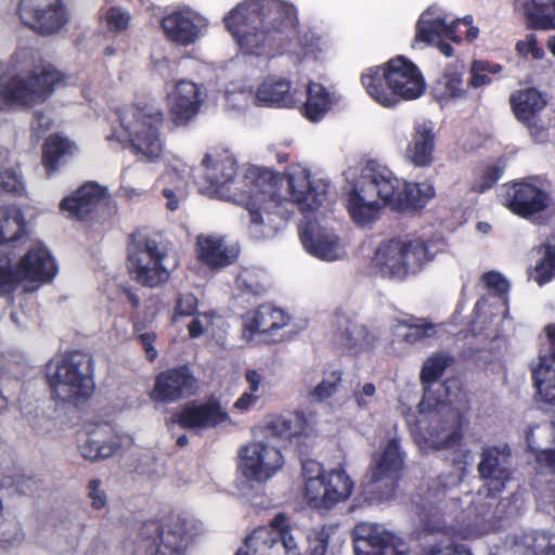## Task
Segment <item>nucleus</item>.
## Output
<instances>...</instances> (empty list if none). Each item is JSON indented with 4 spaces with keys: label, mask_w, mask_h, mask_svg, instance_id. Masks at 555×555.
<instances>
[{
    "label": "nucleus",
    "mask_w": 555,
    "mask_h": 555,
    "mask_svg": "<svg viewBox=\"0 0 555 555\" xmlns=\"http://www.w3.org/2000/svg\"><path fill=\"white\" fill-rule=\"evenodd\" d=\"M236 162L227 150L214 149L207 152L195 171L196 182L203 193L218 196L245 206L249 216V232L259 240L269 235L279 227L278 218L282 212L267 211V222L260 210L263 205L278 207L273 198L274 173L269 169L249 167L241 182H235Z\"/></svg>",
    "instance_id": "nucleus-1"
},
{
    "label": "nucleus",
    "mask_w": 555,
    "mask_h": 555,
    "mask_svg": "<svg viewBox=\"0 0 555 555\" xmlns=\"http://www.w3.org/2000/svg\"><path fill=\"white\" fill-rule=\"evenodd\" d=\"M223 21L246 54L264 53L280 34H294L305 53L322 50L324 44L317 34L296 30V9L281 0H245L231 10Z\"/></svg>",
    "instance_id": "nucleus-2"
},
{
    "label": "nucleus",
    "mask_w": 555,
    "mask_h": 555,
    "mask_svg": "<svg viewBox=\"0 0 555 555\" xmlns=\"http://www.w3.org/2000/svg\"><path fill=\"white\" fill-rule=\"evenodd\" d=\"M435 194L428 183L400 181L386 166L369 162L347 191V209L358 225L378 219L380 211L390 206L395 210L422 208Z\"/></svg>",
    "instance_id": "nucleus-3"
},
{
    "label": "nucleus",
    "mask_w": 555,
    "mask_h": 555,
    "mask_svg": "<svg viewBox=\"0 0 555 555\" xmlns=\"http://www.w3.org/2000/svg\"><path fill=\"white\" fill-rule=\"evenodd\" d=\"M118 129L112 137L130 143L135 157L143 163H156L165 153L160 129L164 115L160 109L151 105H126L117 111Z\"/></svg>",
    "instance_id": "nucleus-4"
},
{
    "label": "nucleus",
    "mask_w": 555,
    "mask_h": 555,
    "mask_svg": "<svg viewBox=\"0 0 555 555\" xmlns=\"http://www.w3.org/2000/svg\"><path fill=\"white\" fill-rule=\"evenodd\" d=\"M480 456L478 473L486 483L478 491L475 501L478 513L481 516H490L495 519L516 515L512 498H498L505 483L512 478L508 448L505 446L488 447L482 449Z\"/></svg>",
    "instance_id": "nucleus-5"
},
{
    "label": "nucleus",
    "mask_w": 555,
    "mask_h": 555,
    "mask_svg": "<svg viewBox=\"0 0 555 555\" xmlns=\"http://www.w3.org/2000/svg\"><path fill=\"white\" fill-rule=\"evenodd\" d=\"M47 378L55 398L78 404L93 391L91 358L75 351L52 360L47 365Z\"/></svg>",
    "instance_id": "nucleus-6"
},
{
    "label": "nucleus",
    "mask_w": 555,
    "mask_h": 555,
    "mask_svg": "<svg viewBox=\"0 0 555 555\" xmlns=\"http://www.w3.org/2000/svg\"><path fill=\"white\" fill-rule=\"evenodd\" d=\"M129 272L142 286L156 287L168 281L179 266L177 255L162 242L135 235L128 249Z\"/></svg>",
    "instance_id": "nucleus-7"
},
{
    "label": "nucleus",
    "mask_w": 555,
    "mask_h": 555,
    "mask_svg": "<svg viewBox=\"0 0 555 555\" xmlns=\"http://www.w3.org/2000/svg\"><path fill=\"white\" fill-rule=\"evenodd\" d=\"M434 247L433 242L421 238L390 240L377 247L372 264L383 276L402 281L421 271L434 259L437 254Z\"/></svg>",
    "instance_id": "nucleus-8"
},
{
    "label": "nucleus",
    "mask_w": 555,
    "mask_h": 555,
    "mask_svg": "<svg viewBox=\"0 0 555 555\" xmlns=\"http://www.w3.org/2000/svg\"><path fill=\"white\" fill-rule=\"evenodd\" d=\"M279 182L285 184L289 191L292 204L297 205L301 211L315 210L320 207L326 196V184L319 181H311L310 173L300 167L292 168L284 177L279 178ZM278 180L273 178V198L276 201L278 207L263 205L260 210L264 221L267 222V211L271 214L282 212V218H278L279 227L269 235H273L282 224L288 219V209L286 206L291 205L287 199H281L275 194V185Z\"/></svg>",
    "instance_id": "nucleus-9"
},
{
    "label": "nucleus",
    "mask_w": 555,
    "mask_h": 555,
    "mask_svg": "<svg viewBox=\"0 0 555 555\" xmlns=\"http://www.w3.org/2000/svg\"><path fill=\"white\" fill-rule=\"evenodd\" d=\"M302 476L305 499L313 508L328 509L352 492L353 482L344 470L334 469L324 475L321 465L312 460L302 463Z\"/></svg>",
    "instance_id": "nucleus-10"
},
{
    "label": "nucleus",
    "mask_w": 555,
    "mask_h": 555,
    "mask_svg": "<svg viewBox=\"0 0 555 555\" xmlns=\"http://www.w3.org/2000/svg\"><path fill=\"white\" fill-rule=\"evenodd\" d=\"M57 272L54 259L49 250L37 244L33 246L18 262L12 267L11 259L4 256V247L0 246V292H9L18 282L29 281L47 283Z\"/></svg>",
    "instance_id": "nucleus-11"
},
{
    "label": "nucleus",
    "mask_w": 555,
    "mask_h": 555,
    "mask_svg": "<svg viewBox=\"0 0 555 555\" xmlns=\"http://www.w3.org/2000/svg\"><path fill=\"white\" fill-rule=\"evenodd\" d=\"M63 82V74L42 64L28 76H15L0 83V98L11 104L33 106L43 102Z\"/></svg>",
    "instance_id": "nucleus-12"
},
{
    "label": "nucleus",
    "mask_w": 555,
    "mask_h": 555,
    "mask_svg": "<svg viewBox=\"0 0 555 555\" xmlns=\"http://www.w3.org/2000/svg\"><path fill=\"white\" fill-rule=\"evenodd\" d=\"M403 466V456L397 439H391L384 450L375 454L364 492L372 500H388L395 495L398 473Z\"/></svg>",
    "instance_id": "nucleus-13"
},
{
    "label": "nucleus",
    "mask_w": 555,
    "mask_h": 555,
    "mask_svg": "<svg viewBox=\"0 0 555 555\" xmlns=\"http://www.w3.org/2000/svg\"><path fill=\"white\" fill-rule=\"evenodd\" d=\"M296 547L297 544L288 531L287 518L278 514L269 527L254 530L235 555H274L282 550L287 555H296Z\"/></svg>",
    "instance_id": "nucleus-14"
},
{
    "label": "nucleus",
    "mask_w": 555,
    "mask_h": 555,
    "mask_svg": "<svg viewBox=\"0 0 555 555\" xmlns=\"http://www.w3.org/2000/svg\"><path fill=\"white\" fill-rule=\"evenodd\" d=\"M21 21L41 35H53L65 27L69 13L65 0H21Z\"/></svg>",
    "instance_id": "nucleus-15"
},
{
    "label": "nucleus",
    "mask_w": 555,
    "mask_h": 555,
    "mask_svg": "<svg viewBox=\"0 0 555 555\" xmlns=\"http://www.w3.org/2000/svg\"><path fill=\"white\" fill-rule=\"evenodd\" d=\"M283 463L279 448L269 442L255 441L241 449L240 468L250 480L267 481L282 468Z\"/></svg>",
    "instance_id": "nucleus-16"
},
{
    "label": "nucleus",
    "mask_w": 555,
    "mask_h": 555,
    "mask_svg": "<svg viewBox=\"0 0 555 555\" xmlns=\"http://www.w3.org/2000/svg\"><path fill=\"white\" fill-rule=\"evenodd\" d=\"M160 26L170 42L188 47L197 42L206 34L208 21L198 12L184 8L164 16Z\"/></svg>",
    "instance_id": "nucleus-17"
},
{
    "label": "nucleus",
    "mask_w": 555,
    "mask_h": 555,
    "mask_svg": "<svg viewBox=\"0 0 555 555\" xmlns=\"http://www.w3.org/2000/svg\"><path fill=\"white\" fill-rule=\"evenodd\" d=\"M186 539L181 533V526L167 530L158 521H146L140 529V547L145 555H182Z\"/></svg>",
    "instance_id": "nucleus-18"
},
{
    "label": "nucleus",
    "mask_w": 555,
    "mask_h": 555,
    "mask_svg": "<svg viewBox=\"0 0 555 555\" xmlns=\"http://www.w3.org/2000/svg\"><path fill=\"white\" fill-rule=\"evenodd\" d=\"M504 204L515 215L527 218L548 208L551 197L537 184L521 181L506 188Z\"/></svg>",
    "instance_id": "nucleus-19"
},
{
    "label": "nucleus",
    "mask_w": 555,
    "mask_h": 555,
    "mask_svg": "<svg viewBox=\"0 0 555 555\" xmlns=\"http://www.w3.org/2000/svg\"><path fill=\"white\" fill-rule=\"evenodd\" d=\"M305 249L315 258L334 261L345 257L346 249L340 237L330 228L309 222L300 233Z\"/></svg>",
    "instance_id": "nucleus-20"
},
{
    "label": "nucleus",
    "mask_w": 555,
    "mask_h": 555,
    "mask_svg": "<svg viewBox=\"0 0 555 555\" xmlns=\"http://www.w3.org/2000/svg\"><path fill=\"white\" fill-rule=\"evenodd\" d=\"M388 85L393 88L399 101L413 100L421 96L425 82L418 68L404 57H396L386 63Z\"/></svg>",
    "instance_id": "nucleus-21"
},
{
    "label": "nucleus",
    "mask_w": 555,
    "mask_h": 555,
    "mask_svg": "<svg viewBox=\"0 0 555 555\" xmlns=\"http://www.w3.org/2000/svg\"><path fill=\"white\" fill-rule=\"evenodd\" d=\"M196 390V379L189 367L180 366L162 372L155 380L151 398L154 401H177Z\"/></svg>",
    "instance_id": "nucleus-22"
},
{
    "label": "nucleus",
    "mask_w": 555,
    "mask_h": 555,
    "mask_svg": "<svg viewBox=\"0 0 555 555\" xmlns=\"http://www.w3.org/2000/svg\"><path fill=\"white\" fill-rule=\"evenodd\" d=\"M197 258L208 268L217 270L232 264L240 253L234 243L215 234H201L196 238Z\"/></svg>",
    "instance_id": "nucleus-23"
},
{
    "label": "nucleus",
    "mask_w": 555,
    "mask_h": 555,
    "mask_svg": "<svg viewBox=\"0 0 555 555\" xmlns=\"http://www.w3.org/2000/svg\"><path fill=\"white\" fill-rule=\"evenodd\" d=\"M203 102L199 87L189 80L176 82L169 94V106L172 120L177 126L186 125L193 119Z\"/></svg>",
    "instance_id": "nucleus-24"
},
{
    "label": "nucleus",
    "mask_w": 555,
    "mask_h": 555,
    "mask_svg": "<svg viewBox=\"0 0 555 555\" xmlns=\"http://www.w3.org/2000/svg\"><path fill=\"white\" fill-rule=\"evenodd\" d=\"M179 425L186 429L204 430L230 423L227 411L217 401L203 404H189L179 413Z\"/></svg>",
    "instance_id": "nucleus-25"
},
{
    "label": "nucleus",
    "mask_w": 555,
    "mask_h": 555,
    "mask_svg": "<svg viewBox=\"0 0 555 555\" xmlns=\"http://www.w3.org/2000/svg\"><path fill=\"white\" fill-rule=\"evenodd\" d=\"M461 417L460 414L447 409L443 416L434 413L430 416V424L426 428L425 439L434 449H449L459 443L461 435Z\"/></svg>",
    "instance_id": "nucleus-26"
},
{
    "label": "nucleus",
    "mask_w": 555,
    "mask_h": 555,
    "mask_svg": "<svg viewBox=\"0 0 555 555\" xmlns=\"http://www.w3.org/2000/svg\"><path fill=\"white\" fill-rule=\"evenodd\" d=\"M120 447V438L107 424H99L88 431L86 439L79 444V452L86 460L96 461L112 456Z\"/></svg>",
    "instance_id": "nucleus-27"
},
{
    "label": "nucleus",
    "mask_w": 555,
    "mask_h": 555,
    "mask_svg": "<svg viewBox=\"0 0 555 555\" xmlns=\"http://www.w3.org/2000/svg\"><path fill=\"white\" fill-rule=\"evenodd\" d=\"M334 326L338 343L349 351L359 352L370 347L375 340V336L369 332L365 325L344 313L335 314Z\"/></svg>",
    "instance_id": "nucleus-28"
},
{
    "label": "nucleus",
    "mask_w": 555,
    "mask_h": 555,
    "mask_svg": "<svg viewBox=\"0 0 555 555\" xmlns=\"http://www.w3.org/2000/svg\"><path fill=\"white\" fill-rule=\"evenodd\" d=\"M105 199V190L96 183H86L74 194L64 198L60 208L70 217L83 219Z\"/></svg>",
    "instance_id": "nucleus-29"
},
{
    "label": "nucleus",
    "mask_w": 555,
    "mask_h": 555,
    "mask_svg": "<svg viewBox=\"0 0 555 555\" xmlns=\"http://www.w3.org/2000/svg\"><path fill=\"white\" fill-rule=\"evenodd\" d=\"M456 27L457 22L447 24L441 14L436 13L434 8H429L417 22L415 39L426 43H436L446 37L459 42L461 39L455 35Z\"/></svg>",
    "instance_id": "nucleus-30"
},
{
    "label": "nucleus",
    "mask_w": 555,
    "mask_h": 555,
    "mask_svg": "<svg viewBox=\"0 0 555 555\" xmlns=\"http://www.w3.org/2000/svg\"><path fill=\"white\" fill-rule=\"evenodd\" d=\"M361 81L367 94L378 104L392 107L399 102L393 88L388 85V69L386 64L367 68L362 74Z\"/></svg>",
    "instance_id": "nucleus-31"
},
{
    "label": "nucleus",
    "mask_w": 555,
    "mask_h": 555,
    "mask_svg": "<svg viewBox=\"0 0 555 555\" xmlns=\"http://www.w3.org/2000/svg\"><path fill=\"white\" fill-rule=\"evenodd\" d=\"M256 100L258 105L292 107L295 103V92L291 82L283 78L270 77L257 89Z\"/></svg>",
    "instance_id": "nucleus-32"
},
{
    "label": "nucleus",
    "mask_w": 555,
    "mask_h": 555,
    "mask_svg": "<svg viewBox=\"0 0 555 555\" xmlns=\"http://www.w3.org/2000/svg\"><path fill=\"white\" fill-rule=\"evenodd\" d=\"M446 496L444 489L429 488L422 498L418 517L420 521L428 531H440L446 527V516L442 513L443 507L439 506Z\"/></svg>",
    "instance_id": "nucleus-33"
},
{
    "label": "nucleus",
    "mask_w": 555,
    "mask_h": 555,
    "mask_svg": "<svg viewBox=\"0 0 555 555\" xmlns=\"http://www.w3.org/2000/svg\"><path fill=\"white\" fill-rule=\"evenodd\" d=\"M27 233V223L20 207L16 205H0V246L8 255V244L15 242Z\"/></svg>",
    "instance_id": "nucleus-34"
},
{
    "label": "nucleus",
    "mask_w": 555,
    "mask_h": 555,
    "mask_svg": "<svg viewBox=\"0 0 555 555\" xmlns=\"http://www.w3.org/2000/svg\"><path fill=\"white\" fill-rule=\"evenodd\" d=\"M434 145L433 128L426 122L417 124L406 149V157L415 166H429L433 162Z\"/></svg>",
    "instance_id": "nucleus-35"
},
{
    "label": "nucleus",
    "mask_w": 555,
    "mask_h": 555,
    "mask_svg": "<svg viewBox=\"0 0 555 555\" xmlns=\"http://www.w3.org/2000/svg\"><path fill=\"white\" fill-rule=\"evenodd\" d=\"M509 103L517 120L529 121L546 106L543 94L534 88L520 89L511 94Z\"/></svg>",
    "instance_id": "nucleus-36"
},
{
    "label": "nucleus",
    "mask_w": 555,
    "mask_h": 555,
    "mask_svg": "<svg viewBox=\"0 0 555 555\" xmlns=\"http://www.w3.org/2000/svg\"><path fill=\"white\" fill-rule=\"evenodd\" d=\"M511 550L520 555H555V534L530 532L516 535L512 540Z\"/></svg>",
    "instance_id": "nucleus-37"
},
{
    "label": "nucleus",
    "mask_w": 555,
    "mask_h": 555,
    "mask_svg": "<svg viewBox=\"0 0 555 555\" xmlns=\"http://www.w3.org/2000/svg\"><path fill=\"white\" fill-rule=\"evenodd\" d=\"M289 317L281 309L269 304L261 305L255 312L250 322L245 324V330L250 333H273L286 326Z\"/></svg>",
    "instance_id": "nucleus-38"
},
{
    "label": "nucleus",
    "mask_w": 555,
    "mask_h": 555,
    "mask_svg": "<svg viewBox=\"0 0 555 555\" xmlns=\"http://www.w3.org/2000/svg\"><path fill=\"white\" fill-rule=\"evenodd\" d=\"M76 146L61 135H50L43 145L42 166L48 177L53 176L64 165L65 157L72 155Z\"/></svg>",
    "instance_id": "nucleus-39"
},
{
    "label": "nucleus",
    "mask_w": 555,
    "mask_h": 555,
    "mask_svg": "<svg viewBox=\"0 0 555 555\" xmlns=\"http://www.w3.org/2000/svg\"><path fill=\"white\" fill-rule=\"evenodd\" d=\"M532 378L541 400L555 404V359L541 356L532 367Z\"/></svg>",
    "instance_id": "nucleus-40"
},
{
    "label": "nucleus",
    "mask_w": 555,
    "mask_h": 555,
    "mask_svg": "<svg viewBox=\"0 0 555 555\" xmlns=\"http://www.w3.org/2000/svg\"><path fill=\"white\" fill-rule=\"evenodd\" d=\"M388 531L371 522H360L352 531L354 555H372Z\"/></svg>",
    "instance_id": "nucleus-41"
},
{
    "label": "nucleus",
    "mask_w": 555,
    "mask_h": 555,
    "mask_svg": "<svg viewBox=\"0 0 555 555\" xmlns=\"http://www.w3.org/2000/svg\"><path fill=\"white\" fill-rule=\"evenodd\" d=\"M306 421L299 413L291 415H279L272 417L264 426L267 438L289 439L301 435L305 430Z\"/></svg>",
    "instance_id": "nucleus-42"
},
{
    "label": "nucleus",
    "mask_w": 555,
    "mask_h": 555,
    "mask_svg": "<svg viewBox=\"0 0 555 555\" xmlns=\"http://www.w3.org/2000/svg\"><path fill=\"white\" fill-rule=\"evenodd\" d=\"M439 325L420 320L415 323H399L393 330V336L398 343L414 345L437 336Z\"/></svg>",
    "instance_id": "nucleus-43"
},
{
    "label": "nucleus",
    "mask_w": 555,
    "mask_h": 555,
    "mask_svg": "<svg viewBox=\"0 0 555 555\" xmlns=\"http://www.w3.org/2000/svg\"><path fill=\"white\" fill-rule=\"evenodd\" d=\"M332 99L325 88L317 82L307 87V100L304 105L305 115L311 121L320 120L331 108Z\"/></svg>",
    "instance_id": "nucleus-44"
},
{
    "label": "nucleus",
    "mask_w": 555,
    "mask_h": 555,
    "mask_svg": "<svg viewBox=\"0 0 555 555\" xmlns=\"http://www.w3.org/2000/svg\"><path fill=\"white\" fill-rule=\"evenodd\" d=\"M535 266L530 278L539 285H543L555 275V246L543 245L535 250Z\"/></svg>",
    "instance_id": "nucleus-45"
},
{
    "label": "nucleus",
    "mask_w": 555,
    "mask_h": 555,
    "mask_svg": "<svg viewBox=\"0 0 555 555\" xmlns=\"http://www.w3.org/2000/svg\"><path fill=\"white\" fill-rule=\"evenodd\" d=\"M535 431L538 433L539 438L542 436H551L555 434V424H542L532 426L526 431L525 435L528 448L534 452H538L537 460L542 464L555 468V449H541V444L535 441Z\"/></svg>",
    "instance_id": "nucleus-46"
},
{
    "label": "nucleus",
    "mask_w": 555,
    "mask_h": 555,
    "mask_svg": "<svg viewBox=\"0 0 555 555\" xmlns=\"http://www.w3.org/2000/svg\"><path fill=\"white\" fill-rule=\"evenodd\" d=\"M453 362L452 357L446 352L433 353L422 365L421 380L423 384L437 382L444 373L446 369Z\"/></svg>",
    "instance_id": "nucleus-47"
},
{
    "label": "nucleus",
    "mask_w": 555,
    "mask_h": 555,
    "mask_svg": "<svg viewBox=\"0 0 555 555\" xmlns=\"http://www.w3.org/2000/svg\"><path fill=\"white\" fill-rule=\"evenodd\" d=\"M236 285L238 288L257 296L263 295L267 291L263 279H261L259 272L254 269H244L241 271L236 279Z\"/></svg>",
    "instance_id": "nucleus-48"
},
{
    "label": "nucleus",
    "mask_w": 555,
    "mask_h": 555,
    "mask_svg": "<svg viewBox=\"0 0 555 555\" xmlns=\"http://www.w3.org/2000/svg\"><path fill=\"white\" fill-rule=\"evenodd\" d=\"M341 376L343 373L339 370L328 373L311 391L312 399L321 402L331 398L337 391Z\"/></svg>",
    "instance_id": "nucleus-49"
},
{
    "label": "nucleus",
    "mask_w": 555,
    "mask_h": 555,
    "mask_svg": "<svg viewBox=\"0 0 555 555\" xmlns=\"http://www.w3.org/2000/svg\"><path fill=\"white\" fill-rule=\"evenodd\" d=\"M408 544L399 537L387 532L376 548H373L372 555H408Z\"/></svg>",
    "instance_id": "nucleus-50"
},
{
    "label": "nucleus",
    "mask_w": 555,
    "mask_h": 555,
    "mask_svg": "<svg viewBox=\"0 0 555 555\" xmlns=\"http://www.w3.org/2000/svg\"><path fill=\"white\" fill-rule=\"evenodd\" d=\"M468 89V83H465L462 78V73H446L444 75V91L442 92V99L454 100L461 99L465 95Z\"/></svg>",
    "instance_id": "nucleus-51"
},
{
    "label": "nucleus",
    "mask_w": 555,
    "mask_h": 555,
    "mask_svg": "<svg viewBox=\"0 0 555 555\" xmlns=\"http://www.w3.org/2000/svg\"><path fill=\"white\" fill-rule=\"evenodd\" d=\"M333 531L334 528L332 527L322 526L319 528H314L308 537V555H325L327 542Z\"/></svg>",
    "instance_id": "nucleus-52"
},
{
    "label": "nucleus",
    "mask_w": 555,
    "mask_h": 555,
    "mask_svg": "<svg viewBox=\"0 0 555 555\" xmlns=\"http://www.w3.org/2000/svg\"><path fill=\"white\" fill-rule=\"evenodd\" d=\"M227 105L234 111H244L251 103L257 104L256 94L250 89H232L227 91Z\"/></svg>",
    "instance_id": "nucleus-53"
},
{
    "label": "nucleus",
    "mask_w": 555,
    "mask_h": 555,
    "mask_svg": "<svg viewBox=\"0 0 555 555\" xmlns=\"http://www.w3.org/2000/svg\"><path fill=\"white\" fill-rule=\"evenodd\" d=\"M353 400L359 409L366 410L377 401V390L374 384L364 383L358 385L352 393Z\"/></svg>",
    "instance_id": "nucleus-54"
},
{
    "label": "nucleus",
    "mask_w": 555,
    "mask_h": 555,
    "mask_svg": "<svg viewBox=\"0 0 555 555\" xmlns=\"http://www.w3.org/2000/svg\"><path fill=\"white\" fill-rule=\"evenodd\" d=\"M105 20L111 31L120 33L128 28L130 14L120 8H111L105 14Z\"/></svg>",
    "instance_id": "nucleus-55"
},
{
    "label": "nucleus",
    "mask_w": 555,
    "mask_h": 555,
    "mask_svg": "<svg viewBox=\"0 0 555 555\" xmlns=\"http://www.w3.org/2000/svg\"><path fill=\"white\" fill-rule=\"evenodd\" d=\"M516 51L522 56L531 55L534 60H541L544 56V51L538 46L537 37L529 34L525 39L517 41Z\"/></svg>",
    "instance_id": "nucleus-56"
},
{
    "label": "nucleus",
    "mask_w": 555,
    "mask_h": 555,
    "mask_svg": "<svg viewBox=\"0 0 555 555\" xmlns=\"http://www.w3.org/2000/svg\"><path fill=\"white\" fill-rule=\"evenodd\" d=\"M0 189L5 192L21 193L24 189L23 180L15 169L0 173Z\"/></svg>",
    "instance_id": "nucleus-57"
},
{
    "label": "nucleus",
    "mask_w": 555,
    "mask_h": 555,
    "mask_svg": "<svg viewBox=\"0 0 555 555\" xmlns=\"http://www.w3.org/2000/svg\"><path fill=\"white\" fill-rule=\"evenodd\" d=\"M482 282L487 288L499 295L506 294L509 288L507 280L502 274L494 271L485 273L482 275Z\"/></svg>",
    "instance_id": "nucleus-58"
},
{
    "label": "nucleus",
    "mask_w": 555,
    "mask_h": 555,
    "mask_svg": "<svg viewBox=\"0 0 555 555\" xmlns=\"http://www.w3.org/2000/svg\"><path fill=\"white\" fill-rule=\"evenodd\" d=\"M528 131L533 141L538 143H543L548 138V131L545 122L540 118V115L533 117L529 121H521Z\"/></svg>",
    "instance_id": "nucleus-59"
},
{
    "label": "nucleus",
    "mask_w": 555,
    "mask_h": 555,
    "mask_svg": "<svg viewBox=\"0 0 555 555\" xmlns=\"http://www.w3.org/2000/svg\"><path fill=\"white\" fill-rule=\"evenodd\" d=\"M163 195L167 199L166 208L175 211L179 208L180 203L185 198V189L182 181L179 182L173 189L165 188Z\"/></svg>",
    "instance_id": "nucleus-60"
},
{
    "label": "nucleus",
    "mask_w": 555,
    "mask_h": 555,
    "mask_svg": "<svg viewBox=\"0 0 555 555\" xmlns=\"http://www.w3.org/2000/svg\"><path fill=\"white\" fill-rule=\"evenodd\" d=\"M500 176L501 170L498 167H490L472 184V190L482 193L490 189L499 180Z\"/></svg>",
    "instance_id": "nucleus-61"
},
{
    "label": "nucleus",
    "mask_w": 555,
    "mask_h": 555,
    "mask_svg": "<svg viewBox=\"0 0 555 555\" xmlns=\"http://www.w3.org/2000/svg\"><path fill=\"white\" fill-rule=\"evenodd\" d=\"M197 299L192 294H184L178 298L176 312L173 319L176 320L178 315L189 317L192 315L196 311Z\"/></svg>",
    "instance_id": "nucleus-62"
},
{
    "label": "nucleus",
    "mask_w": 555,
    "mask_h": 555,
    "mask_svg": "<svg viewBox=\"0 0 555 555\" xmlns=\"http://www.w3.org/2000/svg\"><path fill=\"white\" fill-rule=\"evenodd\" d=\"M88 496L91 500V505L94 508H102L106 504V494L101 488L99 479H92L88 483Z\"/></svg>",
    "instance_id": "nucleus-63"
},
{
    "label": "nucleus",
    "mask_w": 555,
    "mask_h": 555,
    "mask_svg": "<svg viewBox=\"0 0 555 555\" xmlns=\"http://www.w3.org/2000/svg\"><path fill=\"white\" fill-rule=\"evenodd\" d=\"M424 555H472L470 552L464 547H455L452 548L450 546L447 547H430L429 550L424 552Z\"/></svg>",
    "instance_id": "nucleus-64"
}]
</instances>
